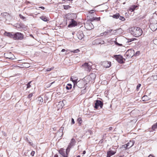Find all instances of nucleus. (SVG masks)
I'll return each instance as SVG.
<instances>
[{
  "label": "nucleus",
  "mask_w": 157,
  "mask_h": 157,
  "mask_svg": "<svg viewBox=\"0 0 157 157\" xmlns=\"http://www.w3.org/2000/svg\"><path fill=\"white\" fill-rule=\"evenodd\" d=\"M131 34L136 37H138L141 36L143 33L142 29L139 27H135L132 28Z\"/></svg>",
  "instance_id": "f257e3e1"
},
{
  "label": "nucleus",
  "mask_w": 157,
  "mask_h": 157,
  "mask_svg": "<svg viewBox=\"0 0 157 157\" xmlns=\"http://www.w3.org/2000/svg\"><path fill=\"white\" fill-rule=\"evenodd\" d=\"M92 64L91 62L85 63L82 65V67L84 70L90 71L91 70Z\"/></svg>",
  "instance_id": "f03ea898"
},
{
  "label": "nucleus",
  "mask_w": 157,
  "mask_h": 157,
  "mask_svg": "<svg viewBox=\"0 0 157 157\" xmlns=\"http://www.w3.org/2000/svg\"><path fill=\"white\" fill-rule=\"evenodd\" d=\"M24 35L20 33L17 32L14 33L13 39L14 40H21L24 39Z\"/></svg>",
  "instance_id": "7ed1b4c3"
},
{
  "label": "nucleus",
  "mask_w": 157,
  "mask_h": 157,
  "mask_svg": "<svg viewBox=\"0 0 157 157\" xmlns=\"http://www.w3.org/2000/svg\"><path fill=\"white\" fill-rule=\"evenodd\" d=\"M152 19L150 20L149 27L152 31H154L157 29V21L155 20L154 22H152Z\"/></svg>",
  "instance_id": "20e7f679"
},
{
  "label": "nucleus",
  "mask_w": 157,
  "mask_h": 157,
  "mask_svg": "<svg viewBox=\"0 0 157 157\" xmlns=\"http://www.w3.org/2000/svg\"><path fill=\"white\" fill-rule=\"evenodd\" d=\"M134 51L132 49L128 50L124 54V56L128 58H132L134 55Z\"/></svg>",
  "instance_id": "39448f33"
},
{
  "label": "nucleus",
  "mask_w": 157,
  "mask_h": 157,
  "mask_svg": "<svg viewBox=\"0 0 157 157\" xmlns=\"http://www.w3.org/2000/svg\"><path fill=\"white\" fill-rule=\"evenodd\" d=\"M103 105V103L102 101L100 100H97L96 101L94 107L96 109H98V107L99 106L101 108H102Z\"/></svg>",
  "instance_id": "423d86ee"
},
{
  "label": "nucleus",
  "mask_w": 157,
  "mask_h": 157,
  "mask_svg": "<svg viewBox=\"0 0 157 157\" xmlns=\"http://www.w3.org/2000/svg\"><path fill=\"white\" fill-rule=\"evenodd\" d=\"M75 140L73 138L72 139L69 145L67 148V152H69L70 148L74 146L75 144Z\"/></svg>",
  "instance_id": "0eeeda50"
},
{
  "label": "nucleus",
  "mask_w": 157,
  "mask_h": 157,
  "mask_svg": "<svg viewBox=\"0 0 157 157\" xmlns=\"http://www.w3.org/2000/svg\"><path fill=\"white\" fill-rule=\"evenodd\" d=\"M4 56L6 58L10 59H15V56L10 52L7 53H5Z\"/></svg>",
  "instance_id": "6e6552de"
},
{
  "label": "nucleus",
  "mask_w": 157,
  "mask_h": 157,
  "mask_svg": "<svg viewBox=\"0 0 157 157\" xmlns=\"http://www.w3.org/2000/svg\"><path fill=\"white\" fill-rule=\"evenodd\" d=\"M114 57L116 58L117 61L120 63H124L123 59L122 56L120 55H115Z\"/></svg>",
  "instance_id": "1a4fd4ad"
},
{
  "label": "nucleus",
  "mask_w": 157,
  "mask_h": 157,
  "mask_svg": "<svg viewBox=\"0 0 157 157\" xmlns=\"http://www.w3.org/2000/svg\"><path fill=\"white\" fill-rule=\"evenodd\" d=\"M59 152L63 157H67V154L69 153V152L67 151V149L66 151L64 149H60L59 151Z\"/></svg>",
  "instance_id": "9d476101"
},
{
  "label": "nucleus",
  "mask_w": 157,
  "mask_h": 157,
  "mask_svg": "<svg viewBox=\"0 0 157 157\" xmlns=\"http://www.w3.org/2000/svg\"><path fill=\"white\" fill-rule=\"evenodd\" d=\"M85 27L88 30H91L94 28V26L91 22L86 23L85 25Z\"/></svg>",
  "instance_id": "9b49d317"
},
{
  "label": "nucleus",
  "mask_w": 157,
  "mask_h": 157,
  "mask_svg": "<svg viewBox=\"0 0 157 157\" xmlns=\"http://www.w3.org/2000/svg\"><path fill=\"white\" fill-rule=\"evenodd\" d=\"M77 85L78 87L81 88L84 86L85 83L83 81H79L77 82L75 84V85Z\"/></svg>",
  "instance_id": "f8f14e48"
},
{
  "label": "nucleus",
  "mask_w": 157,
  "mask_h": 157,
  "mask_svg": "<svg viewBox=\"0 0 157 157\" xmlns=\"http://www.w3.org/2000/svg\"><path fill=\"white\" fill-rule=\"evenodd\" d=\"M4 35L5 36L13 39L14 34H13L12 33L5 32Z\"/></svg>",
  "instance_id": "ddd939ff"
},
{
  "label": "nucleus",
  "mask_w": 157,
  "mask_h": 157,
  "mask_svg": "<svg viewBox=\"0 0 157 157\" xmlns=\"http://www.w3.org/2000/svg\"><path fill=\"white\" fill-rule=\"evenodd\" d=\"M1 15L6 20H9L10 18V15L7 13H1Z\"/></svg>",
  "instance_id": "4468645a"
},
{
  "label": "nucleus",
  "mask_w": 157,
  "mask_h": 157,
  "mask_svg": "<svg viewBox=\"0 0 157 157\" xmlns=\"http://www.w3.org/2000/svg\"><path fill=\"white\" fill-rule=\"evenodd\" d=\"M102 65L105 68H109L111 66V62L108 61H104L102 63Z\"/></svg>",
  "instance_id": "2eb2a0df"
},
{
  "label": "nucleus",
  "mask_w": 157,
  "mask_h": 157,
  "mask_svg": "<svg viewBox=\"0 0 157 157\" xmlns=\"http://www.w3.org/2000/svg\"><path fill=\"white\" fill-rule=\"evenodd\" d=\"M77 25V22L73 19H72L71 22L70 24L68 25V27H74Z\"/></svg>",
  "instance_id": "dca6fc26"
},
{
  "label": "nucleus",
  "mask_w": 157,
  "mask_h": 157,
  "mask_svg": "<svg viewBox=\"0 0 157 157\" xmlns=\"http://www.w3.org/2000/svg\"><path fill=\"white\" fill-rule=\"evenodd\" d=\"M77 36L79 40H81L84 37V35L82 31H79L77 34Z\"/></svg>",
  "instance_id": "f3484780"
},
{
  "label": "nucleus",
  "mask_w": 157,
  "mask_h": 157,
  "mask_svg": "<svg viewBox=\"0 0 157 157\" xmlns=\"http://www.w3.org/2000/svg\"><path fill=\"white\" fill-rule=\"evenodd\" d=\"M116 152L114 151H113L112 150H110L108 151L107 152V155L106 157H110L111 156L114 155L115 153Z\"/></svg>",
  "instance_id": "a211bd4d"
},
{
  "label": "nucleus",
  "mask_w": 157,
  "mask_h": 157,
  "mask_svg": "<svg viewBox=\"0 0 157 157\" xmlns=\"http://www.w3.org/2000/svg\"><path fill=\"white\" fill-rule=\"evenodd\" d=\"M36 103L38 105H41L43 101V98L41 97H38L37 99Z\"/></svg>",
  "instance_id": "6ab92c4d"
},
{
  "label": "nucleus",
  "mask_w": 157,
  "mask_h": 157,
  "mask_svg": "<svg viewBox=\"0 0 157 157\" xmlns=\"http://www.w3.org/2000/svg\"><path fill=\"white\" fill-rule=\"evenodd\" d=\"M134 141L133 140L130 141L129 142H128L127 144V145L128 147H129L128 149H129L134 144Z\"/></svg>",
  "instance_id": "aec40b11"
},
{
  "label": "nucleus",
  "mask_w": 157,
  "mask_h": 157,
  "mask_svg": "<svg viewBox=\"0 0 157 157\" xmlns=\"http://www.w3.org/2000/svg\"><path fill=\"white\" fill-rule=\"evenodd\" d=\"M40 18L44 21H47L48 20V18L44 16H42L40 17Z\"/></svg>",
  "instance_id": "412c9836"
},
{
  "label": "nucleus",
  "mask_w": 157,
  "mask_h": 157,
  "mask_svg": "<svg viewBox=\"0 0 157 157\" xmlns=\"http://www.w3.org/2000/svg\"><path fill=\"white\" fill-rule=\"evenodd\" d=\"M137 7V6H133L130 7V10H131L132 11H133Z\"/></svg>",
  "instance_id": "4be33fe9"
},
{
  "label": "nucleus",
  "mask_w": 157,
  "mask_h": 157,
  "mask_svg": "<svg viewBox=\"0 0 157 157\" xmlns=\"http://www.w3.org/2000/svg\"><path fill=\"white\" fill-rule=\"evenodd\" d=\"M77 79H76L75 80H73L72 78V77L71 78V80L72 81L74 84V86H73V88H74L75 87V84L77 82Z\"/></svg>",
  "instance_id": "5701e85b"
},
{
  "label": "nucleus",
  "mask_w": 157,
  "mask_h": 157,
  "mask_svg": "<svg viewBox=\"0 0 157 157\" xmlns=\"http://www.w3.org/2000/svg\"><path fill=\"white\" fill-rule=\"evenodd\" d=\"M119 13H116V14L113 15L112 17L113 18H115L116 19H118L119 17Z\"/></svg>",
  "instance_id": "b1692460"
},
{
  "label": "nucleus",
  "mask_w": 157,
  "mask_h": 157,
  "mask_svg": "<svg viewBox=\"0 0 157 157\" xmlns=\"http://www.w3.org/2000/svg\"><path fill=\"white\" fill-rule=\"evenodd\" d=\"M72 88V85L71 84H67L66 87V88L67 90H70Z\"/></svg>",
  "instance_id": "393cba45"
},
{
  "label": "nucleus",
  "mask_w": 157,
  "mask_h": 157,
  "mask_svg": "<svg viewBox=\"0 0 157 157\" xmlns=\"http://www.w3.org/2000/svg\"><path fill=\"white\" fill-rule=\"evenodd\" d=\"M157 128V122L154 124L152 127V129L153 130H155V129Z\"/></svg>",
  "instance_id": "a878e982"
},
{
  "label": "nucleus",
  "mask_w": 157,
  "mask_h": 157,
  "mask_svg": "<svg viewBox=\"0 0 157 157\" xmlns=\"http://www.w3.org/2000/svg\"><path fill=\"white\" fill-rule=\"evenodd\" d=\"M89 77L93 80H94L95 78V75L94 74H92L90 75Z\"/></svg>",
  "instance_id": "bb28decb"
},
{
  "label": "nucleus",
  "mask_w": 157,
  "mask_h": 157,
  "mask_svg": "<svg viewBox=\"0 0 157 157\" xmlns=\"http://www.w3.org/2000/svg\"><path fill=\"white\" fill-rule=\"evenodd\" d=\"M148 97L146 95L144 96L142 98V99L143 101H146L148 100Z\"/></svg>",
  "instance_id": "cd10ccee"
},
{
  "label": "nucleus",
  "mask_w": 157,
  "mask_h": 157,
  "mask_svg": "<svg viewBox=\"0 0 157 157\" xmlns=\"http://www.w3.org/2000/svg\"><path fill=\"white\" fill-rule=\"evenodd\" d=\"M101 40L100 39H97L95 40V42L97 44H101V42H100Z\"/></svg>",
  "instance_id": "c85d7f7f"
},
{
  "label": "nucleus",
  "mask_w": 157,
  "mask_h": 157,
  "mask_svg": "<svg viewBox=\"0 0 157 157\" xmlns=\"http://www.w3.org/2000/svg\"><path fill=\"white\" fill-rule=\"evenodd\" d=\"M77 121L78 122L79 125H80L82 123V118L80 117L78 118L77 119Z\"/></svg>",
  "instance_id": "c756f323"
},
{
  "label": "nucleus",
  "mask_w": 157,
  "mask_h": 157,
  "mask_svg": "<svg viewBox=\"0 0 157 157\" xmlns=\"http://www.w3.org/2000/svg\"><path fill=\"white\" fill-rule=\"evenodd\" d=\"M118 18H119L120 20L122 21H124L125 20V18L123 17L120 16V15H119V17Z\"/></svg>",
  "instance_id": "7c9ffc66"
},
{
  "label": "nucleus",
  "mask_w": 157,
  "mask_h": 157,
  "mask_svg": "<svg viewBox=\"0 0 157 157\" xmlns=\"http://www.w3.org/2000/svg\"><path fill=\"white\" fill-rule=\"evenodd\" d=\"M71 6L69 5L63 6V8L65 10H67Z\"/></svg>",
  "instance_id": "2f4dec72"
},
{
  "label": "nucleus",
  "mask_w": 157,
  "mask_h": 157,
  "mask_svg": "<svg viewBox=\"0 0 157 157\" xmlns=\"http://www.w3.org/2000/svg\"><path fill=\"white\" fill-rule=\"evenodd\" d=\"M128 146L127 144H125L122 146L121 148H124V149L126 150L128 148Z\"/></svg>",
  "instance_id": "473e14b6"
},
{
  "label": "nucleus",
  "mask_w": 157,
  "mask_h": 157,
  "mask_svg": "<svg viewBox=\"0 0 157 157\" xmlns=\"http://www.w3.org/2000/svg\"><path fill=\"white\" fill-rule=\"evenodd\" d=\"M79 50L78 49H77L74 51H70L71 52H73L74 53H77L79 52Z\"/></svg>",
  "instance_id": "72a5a7b5"
},
{
  "label": "nucleus",
  "mask_w": 157,
  "mask_h": 157,
  "mask_svg": "<svg viewBox=\"0 0 157 157\" xmlns=\"http://www.w3.org/2000/svg\"><path fill=\"white\" fill-rule=\"evenodd\" d=\"M119 29H117V30H113V31L111 32V35L115 34L116 33L117 31L119 30Z\"/></svg>",
  "instance_id": "f704fd0d"
},
{
  "label": "nucleus",
  "mask_w": 157,
  "mask_h": 157,
  "mask_svg": "<svg viewBox=\"0 0 157 157\" xmlns=\"http://www.w3.org/2000/svg\"><path fill=\"white\" fill-rule=\"evenodd\" d=\"M31 82V81L29 82L27 84V88H29L31 87V86L30 84Z\"/></svg>",
  "instance_id": "c9c22d12"
},
{
  "label": "nucleus",
  "mask_w": 157,
  "mask_h": 157,
  "mask_svg": "<svg viewBox=\"0 0 157 157\" xmlns=\"http://www.w3.org/2000/svg\"><path fill=\"white\" fill-rule=\"evenodd\" d=\"M93 20H96L98 21L99 20H100V17H94L91 20V21H93Z\"/></svg>",
  "instance_id": "e433bc0d"
},
{
  "label": "nucleus",
  "mask_w": 157,
  "mask_h": 157,
  "mask_svg": "<svg viewBox=\"0 0 157 157\" xmlns=\"http://www.w3.org/2000/svg\"><path fill=\"white\" fill-rule=\"evenodd\" d=\"M153 41L154 43L157 45V39L154 40Z\"/></svg>",
  "instance_id": "4c0bfd02"
},
{
  "label": "nucleus",
  "mask_w": 157,
  "mask_h": 157,
  "mask_svg": "<svg viewBox=\"0 0 157 157\" xmlns=\"http://www.w3.org/2000/svg\"><path fill=\"white\" fill-rule=\"evenodd\" d=\"M19 17H20V18L21 19H24L25 18V17H24L23 16H22V15H21V14H20L19 15Z\"/></svg>",
  "instance_id": "58836bf2"
},
{
  "label": "nucleus",
  "mask_w": 157,
  "mask_h": 157,
  "mask_svg": "<svg viewBox=\"0 0 157 157\" xmlns=\"http://www.w3.org/2000/svg\"><path fill=\"white\" fill-rule=\"evenodd\" d=\"M153 77V78L155 80H157V75H155L152 76Z\"/></svg>",
  "instance_id": "ea45409f"
},
{
  "label": "nucleus",
  "mask_w": 157,
  "mask_h": 157,
  "mask_svg": "<svg viewBox=\"0 0 157 157\" xmlns=\"http://www.w3.org/2000/svg\"><path fill=\"white\" fill-rule=\"evenodd\" d=\"M112 31H113V29H109V30H107V32L108 33H111V32Z\"/></svg>",
  "instance_id": "a19ab883"
},
{
  "label": "nucleus",
  "mask_w": 157,
  "mask_h": 157,
  "mask_svg": "<svg viewBox=\"0 0 157 157\" xmlns=\"http://www.w3.org/2000/svg\"><path fill=\"white\" fill-rule=\"evenodd\" d=\"M141 85V84H139L137 85V87H136V89L137 90L139 89V88L140 87Z\"/></svg>",
  "instance_id": "79ce46f5"
},
{
  "label": "nucleus",
  "mask_w": 157,
  "mask_h": 157,
  "mask_svg": "<svg viewBox=\"0 0 157 157\" xmlns=\"http://www.w3.org/2000/svg\"><path fill=\"white\" fill-rule=\"evenodd\" d=\"M33 96V94H30L28 95V98H30Z\"/></svg>",
  "instance_id": "37998d69"
},
{
  "label": "nucleus",
  "mask_w": 157,
  "mask_h": 157,
  "mask_svg": "<svg viewBox=\"0 0 157 157\" xmlns=\"http://www.w3.org/2000/svg\"><path fill=\"white\" fill-rule=\"evenodd\" d=\"M52 68H48L46 69V71H50L52 70Z\"/></svg>",
  "instance_id": "c03bdc74"
},
{
  "label": "nucleus",
  "mask_w": 157,
  "mask_h": 157,
  "mask_svg": "<svg viewBox=\"0 0 157 157\" xmlns=\"http://www.w3.org/2000/svg\"><path fill=\"white\" fill-rule=\"evenodd\" d=\"M35 154V151H32L30 153V154L32 156H33L34 154Z\"/></svg>",
  "instance_id": "a18cd8bd"
},
{
  "label": "nucleus",
  "mask_w": 157,
  "mask_h": 157,
  "mask_svg": "<svg viewBox=\"0 0 157 157\" xmlns=\"http://www.w3.org/2000/svg\"><path fill=\"white\" fill-rule=\"evenodd\" d=\"M71 122H72L71 124H74L75 123L74 119H73L72 118H71Z\"/></svg>",
  "instance_id": "49530a36"
},
{
  "label": "nucleus",
  "mask_w": 157,
  "mask_h": 157,
  "mask_svg": "<svg viewBox=\"0 0 157 157\" xmlns=\"http://www.w3.org/2000/svg\"><path fill=\"white\" fill-rule=\"evenodd\" d=\"M63 127H61L60 128L59 130L60 131L63 132Z\"/></svg>",
  "instance_id": "de8ad7c7"
},
{
  "label": "nucleus",
  "mask_w": 157,
  "mask_h": 157,
  "mask_svg": "<svg viewBox=\"0 0 157 157\" xmlns=\"http://www.w3.org/2000/svg\"><path fill=\"white\" fill-rule=\"evenodd\" d=\"M133 40V39H129L128 40V42H131Z\"/></svg>",
  "instance_id": "09e8293b"
},
{
  "label": "nucleus",
  "mask_w": 157,
  "mask_h": 157,
  "mask_svg": "<svg viewBox=\"0 0 157 157\" xmlns=\"http://www.w3.org/2000/svg\"><path fill=\"white\" fill-rule=\"evenodd\" d=\"M54 157H62L60 155L59 156L58 155L56 154L55 155Z\"/></svg>",
  "instance_id": "8fccbe9b"
},
{
  "label": "nucleus",
  "mask_w": 157,
  "mask_h": 157,
  "mask_svg": "<svg viewBox=\"0 0 157 157\" xmlns=\"http://www.w3.org/2000/svg\"><path fill=\"white\" fill-rule=\"evenodd\" d=\"M108 34V33L107 31L105 32H104V35H106Z\"/></svg>",
  "instance_id": "3c124183"
},
{
  "label": "nucleus",
  "mask_w": 157,
  "mask_h": 157,
  "mask_svg": "<svg viewBox=\"0 0 157 157\" xmlns=\"http://www.w3.org/2000/svg\"><path fill=\"white\" fill-rule=\"evenodd\" d=\"M39 8H40L43 10L44 9V7L43 6H40L39 7Z\"/></svg>",
  "instance_id": "603ef678"
},
{
  "label": "nucleus",
  "mask_w": 157,
  "mask_h": 157,
  "mask_svg": "<svg viewBox=\"0 0 157 157\" xmlns=\"http://www.w3.org/2000/svg\"><path fill=\"white\" fill-rule=\"evenodd\" d=\"M55 82V81L52 82H51V83H50V84H49V86H51L52 84H53V83H54Z\"/></svg>",
  "instance_id": "864d4df0"
},
{
  "label": "nucleus",
  "mask_w": 157,
  "mask_h": 157,
  "mask_svg": "<svg viewBox=\"0 0 157 157\" xmlns=\"http://www.w3.org/2000/svg\"><path fill=\"white\" fill-rule=\"evenodd\" d=\"M148 157H154L152 155H150Z\"/></svg>",
  "instance_id": "5fc2aeb1"
},
{
  "label": "nucleus",
  "mask_w": 157,
  "mask_h": 157,
  "mask_svg": "<svg viewBox=\"0 0 157 157\" xmlns=\"http://www.w3.org/2000/svg\"><path fill=\"white\" fill-rule=\"evenodd\" d=\"M100 35H101V36H103V35H104V33H101L100 34Z\"/></svg>",
  "instance_id": "6e6d98bb"
},
{
  "label": "nucleus",
  "mask_w": 157,
  "mask_h": 157,
  "mask_svg": "<svg viewBox=\"0 0 157 157\" xmlns=\"http://www.w3.org/2000/svg\"><path fill=\"white\" fill-rule=\"evenodd\" d=\"M65 49H62V50H61V52H65Z\"/></svg>",
  "instance_id": "4d7b16f0"
},
{
  "label": "nucleus",
  "mask_w": 157,
  "mask_h": 157,
  "mask_svg": "<svg viewBox=\"0 0 157 157\" xmlns=\"http://www.w3.org/2000/svg\"><path fill=\"white\" fill-rule=\"evenodd\" d=\"M139 53H140V52H139V51H137V52H136V55H137V54H138V55H139Z\"/></svg>",
  "instance_id": "13d9d810"
},
{
  "label": "nucleus",
  "mask_w": 157,
  "mask_h": 157,
  "mask_svg": "<svg viewBox=\"0 0 157 157\" xmlns=\"http://www.w3.org/2000/svg\"><path fill=\"white\" fill-rule=\"evenodd\" d=\"M85 153H86V151H83V153H82V154L84 155Z\"/></svg>",
  "instance_id": "bf43d9fd"
},
{
  "label": "nucleus",
  "mask_w": 157,
  "mask_h": 157,
  "mask_svg": "<svg viewBox=\"0 0 157 157\" xmlns=\"http://www.w3.org/2000/svg\"><path fill=\"white\" fill-rule=\"evenodd\" d=\"M112 129V127H110L109 128V130H111Z\"/></svg>",
  "instance_id": "052dcab7"
},
{
  "label": "nucleus",
  "mask_w": 157,
  "mask_h": 157,
  "mask_svg": "<svg viewBox=\"0 0 157 157\" xmlns=\"http://www.w3.org/2000/svg\"><path fill=\"white\" fill-rule=\"evenodd\" d=\"M102 142H103V140H101L100 141V143H102Z\"/></svg>",
  "instance_id": "680f3d73"
},
{
  "label": "nucleus",
  "mask_w": 157,
  "mask_h": 157,
  "mask_svg": "<svg viewBox=\"0 0 157 157\" xmlns=\"http://www.w3.org/2000/svg\"><path fill=\"white\" fill-rule=\"evenodd\" d=\"M94 11V10H91L90 12V13H93V11Z\"/></svg>",
  "instance_id": "e2e57ef3"
},
{
  "label": "nucleus",
  "mask_w": 157,
  "mask_h": 157,
  "mask_svg": "<svg viewBox=\"0 0 157 157\" xmlns=\"http://www.w3.org/2000/svg\"><path fill=\"white\" fill-rule=\"evenodd\" d=\"M83 92H82V93H84V92H86V91H85V89L84 90H83Z\"/></svg>",
  "instance_id": "0e129e2a"
},
{
  "label": "nucleus",
  "mask_w": 157,
  "mask_h": 157,
  "mask_svg": "<svg viewBox=\"0 0 157 157\" xmlns=\"http://www.w3.org/2000/svg\"><path fill=\"white\" fill-rule=\"evenodd\" d=\"M76 157H80V156L79 155H78L77 156H76Z\"/></svg>",
  "instance_id": "69168bd1"
},
{
  "label": "nucleus",
  "mask_w": 157,
  "mask_h": 157,
  "mask_svg": "<svg viewBox=\"0 0 157 157\" xmlns=\"http://www.w3.org/2000/svg\"><path fill=\"white\" fill-rule=\"evenodd\" d=\"M29 143L31 145H32V144H31L32 143H31V142H29Z\"/></svg>",
  "instance_id": "338daca9"
},
{
  "label": "nucleus",
  "mask_w": 157,
  "mask_h": 157,
  "mask_svg": "<svg viewBox=\"0 0 157 157\" xmlns=\"http://www.w3.org/2000/svg\"><path fill=\"white\" fill-rule=\"evenodd\" d=\"M30 36H31L32 37H33V35H30Z\"/></svg>",
  "instance_id": "774afa93"
}]
</instances>
